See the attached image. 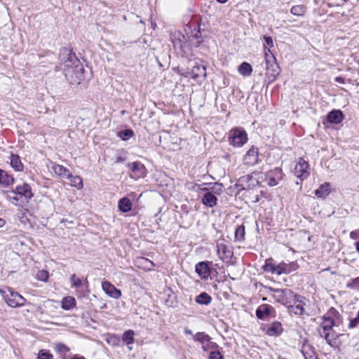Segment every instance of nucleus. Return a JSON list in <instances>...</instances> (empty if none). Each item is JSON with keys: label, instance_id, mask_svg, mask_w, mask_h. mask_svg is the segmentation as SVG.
I'll use <instances>...</instances> for the list:
<instances>
[{"label": "nucleus", "instance_id": "obj_1", "mask_svg": "<svg viewBox=\"0 0 359 359\" xmlns=\"http://www.w3.org/2000/svg\"><path fill=\"white\" fill-rule=\"evenodd\" d=\"M60 59L64 64L65 76L71 84L79 85L84 80V69L80 61L68 49H63Z\"/></svg>", "mask_w": 359, "mask_h": 359}, {"label": "nucleus", "instance_id": "obj_2", "mask_svg": "<svg viewBox=\"0 0 359 359\" xmlns=\"http://www.w3.org/2000/svg\"><path fill=\"white\" fill-rule=\"evenodd\" d=\"M4 195L8 201L15 205L27 203L33 196L31 187L25 182L18 185L15 190L7 191Z\"/></svg>", "mask_w": 359, "mask_h": 359}, {"label": "nucleus", "instance_id": "obj_3", "mask_svg": "<svg viewBox=\"0 0 359 359\" xmlns=\"http://www.w3.org/2000/svg\"><path fill=\"white\" fill-rule=\"evenodd\" d=\"M0 293L6 304L11 308H18L26 304V299L11 287L1 289Z\"/></svg>", "mask_w": 359, "mask_h": 359}, {"label": "nucleus", "instance_id": "obj_4", "mask_svg": "<svg viewBox=\"0 0 359 359\" xmlns=\"http://www.w3.org/2000/svg\"><path fill=\"white\" fill-rule=\"evenodd\" d=\"M272 297L277 302L285 306L296 303V294L290 289H275L270 287Z\"/></svg>", "mask_w": 359, "mask_h": 359}, {"label": "nucleus", "instance_id": "obj_5", "mask_svg": "<svg viewBox=\"0 0 359 359\" xmlns=\"http://www.w3.org/2000/svg\"><path fill=\"white\" fill-rule=\"evenodd\" d=\"M194 341H198L201 345L203 351H209L210 350L221 348L219 345L211 341V337L206 333L199 332L193 335Z\"/></svg>", "mask_w": 359, "mask_h": 359}, {"label": "nucleus", "instance_id": "obj_6", "mask_svg": "<svg viewBox=\"0 0 359 359\" xmlns=\"http://www.w3.org/2000/svg\"><path fill=\"white\" fill-rule=\"evenodd\" d=\"M339 316V312L334 308H330L323 316L320 328L322 332L330 331L335 325V319Z\"/></svg>", "mask_w": 359, "mask_h": 359}, {"label": "nucleus", "instance_id": "obj_7", "mask_svg": "<svg viewBox=\"0 0 359 359\" xmlns=\"http://www.w3.org/2000/svg\"><path fill=\"white\" fill-rule=\"evenodd\" d=\"M230 144L234 147H242L248 141L247 133L241 128H235L229 132Z\"/></svg>", "mask_w": 359, "mask_h": 359}, {"label": "nucleus", "instance_id": "obj_8", "mask_svg": "<svg viewBox=\"0 0 359 359\" xmlns=\"http://www.w3.org/2000/svg\"><path fill=\"white\" fill-rule=\"evenodd\" d=\"M310 166L307 161L302 158H299L293 169V174L301 180L308 178L310 175Z\"/></svg>", "mask_w": 359, "mask_h": 359}, {"label": "nucleus", "instance_id": "obj_9", "mask_svg": "<svg viewBox=\"0 0 359 359\" xmlns=\"http://www.w3.org/2000/svg\"><path fill=\"white\" fill-rule=\"evenodd\" d=\"M284 174L280 168H275L264 174V181L269 187H275L283 180Z\"/></svg>", "mask_w": 359, "mask_h": 359}, {"label": "nucleus", "instance_id": "obj_10", "mask_svg": "<svg viewBox=\"0 0 359 359\" xmlns=\"http://www.w3.org/2000/svg\"><path fill=\"white\" fill-rule=\"evenodd\" d=\"M179 73L185 76H191L194 79L202 78L204 79L206 76V68L203 65H196L193 67L191 72L179 70Z\"/></svg>", "mask_w": 359, "mask_h": 359}, {"label": "nucleus", "instance_id": "obj_11", "mask_svg": "<svg viewBox=\"0 0 359 359\" xmlns=\"http://www.w3.org/2000/svg\"><path fill=\"white\" fill-rule=\"evenodd\" d=\"M127 166L131 170L130 175L133 179L137 180L146 175L145 167L139 161L128 163Z\"/></svg>", "mask_w": 359, "mask_h": 359}, {"label": "nucleus", "instance_id": "obj_12", "mask_svg": "<svg viewBox=\"0 0 359 359\" xmlns=\"http://www.w3.org/2000/svg\"><path fill=\"white\" fill-rule=\"evenodd\" d=\"M216 247L217 255L222 260L231 258L233 252L231 248L225 244L224 239L219 240L217 242Z\"/></svg>", "mask_w": 359, "mask_h": 359}, {"label": "nucleus", "instance_id": "obj_13", "mask_svg": "<svg viewBox=\"0 0 359 359\" xmlns=\"http://www.w3.org/2000/svg\"><path fill=\"white\" fill-rule=\"evenodd\" d=\"M259 159L258 149L252 147L243 157V163L248 165H254L257 163Z\"/></svg>", "mask_w": 359, "mask_h": 359}, {"label": "nucleus", "instance_id": "obj_14", "mask_svg": "<svg viewBox=\"0 0 359 359\" xmlns=\"http://www.w3.org/2000/svg\"><path fill=\"white\" fill-rule=\"evenodd\" d=\"M275 310L269 304H262L256 310V316L259 319L264 320L270 316H274Z\"/></svg>", "mask_w": 359, "mask_h": 359}, {"label": "nucleus", "instance_id": "obj_15", "mask_svg": "<svg viewBox=\"0 0 359 359\" xmlns=\"http://www.w3.org/2000/svg\"><path fill=\"white\" fill-rule=\"evenodd\" d=\"M103 291L110 297L118 299L121 296V292L117 289L114 285L108 281H104L102 283Z\"/></svg>", "mask_w": 359, "mask_h": 359}, {"label": "nucleus", "instance_id": "obj_16", "mask_svg": "<svg viewBox=\"0 0 359 359\" xmlns=\"http://www.w3.org/2000/svg\"><path fill=\"white\" fill-rule=\"evenodd\" d=\"M344 118L342 111L339 109H333L327 115V121L330 123H340Z\"/></svg>", "mask_w": 359, "mask_h": 359}, {"label": "nucleus", "instance_id": "obj_17", "mask_svg": "<svg viewBox=\"0 0 359 359\" xmlns=\"http://www.w3.org/2000/svg\"><path fill=\"white\" fill-rule=\"evenodd\" d=\"M195 271L202 279H207L210 275L208 264L205 262L198 263L195 266Z\"/></svg>", "mask_w": 359, "mask_h": 359}, {"label": "nucleus", "instance_id": "obj_18", "mask_svg": "<svg viewBox=\"0 0 359 359\" xmlns=\"http://www.w3.org/2000/svg\"><path fill=\"white\" fill-rule=\"evenodd\" d=\"M290 313H293L296 315H302L304 313V304L299 299V297L296 295V303L290 304L287 306Z\"/></svg>", "mask_w": 359, "mask_h": 359}, {"label": "nucleus", "instance_id": "obj_19", "mask_svg": "<svg viewBox=\"0 0 359 359\" xmlns=\"http://www.w3.org/2000/svg\"><path fill=\"white\" fill-rule=\"evenodd\" d=\"M266 74L269 77H272V80L273 81L279 74V67L276 60H273V62H271L270 63H266Z\"/></svg>", "mask_w": 359, "mask_h": 359}, {"label": "nucleus", "instance_id": "obj_20", "mask_svg": "<svg viewBox=\"0 0 359 359\" xmlns=\"http://www.w3.org/2000/svg\"><path fill=\"white\" fill-rule=\"evenodd\" d=\"M296 269V265L294 263L286 264L282 262L277 265L276 273L281 275L283 273H289Z\"/></svg>", "mask_w": 359, "mask_h": 359}, {"label": "nucleus", "instance_id": "obj_21", "mask_svg": "<svg viewBox=\"0 0 359 359\" xmlns=\"http://www.w3.org/2000/svg\"><path fill=\"white\" fill-rule=\"evenodd\" d=\"M202 202L205 206L213 208L217 205V198L212 192L208 191L204 194Z\"/></svg>", "mask_w": 359, "mask_h": 359}, {"label": "nucleus", "instance_id": "obj_22", "mask_svg": "<svg viewBox=\"0 0 359 359\" xmlns=\"http://www.w3.org/2000/svg\"><path fill=\"white\" fill-rule=\"evenodd\" d=\"M10 163L15 171L20 172L23 170L24 165L18 155L12 154L10 156Z\"/></svg>", "mask_w": 359, "mask_h": 359}, {"label": "nucleus", "instance_id": "obj_23", "mask_svg": "<svg viewBox=\"0 0 359 359\" xmlns=\"http://www.w3.org/2000/svg\"><path fill=\"white\" fill-rule=\"evenodd\" d=\"M132 206L131 201L127 197L121 198L118 203V208L122 212H128L132 210Z\"/></svg>", "mask_w": 359, "mask_h": 359}, {"label": "nucleus", "instance_id": "obj_24", "mask_svg": "<svg viewBox=\"0 0 359 359\" xmlns=\"http://www.w3.org/2000/svg\"><path fill=\"white\" fill-rule=\"evenodd\" d=\"M301 352L305 359H317L313 348L308 344H304Z\"/></svg>", "mask_w": 359, "mask_h": 359}, {"label": "nucleus", "instance_id": "obj_25", "mask_svg": "<svg viewBox=\"0 0 359 359\" xmlns=\"http://www.w3.org/2000/svg\"><path fill=\"white\" fill-rule=\"evenodd\" d=\"M76 305V302L74 297L67 296L62 299L61 302V307L62 309L69 311L74 308Z\"/></svg>", "mask_w": 359, "mask_h": 359}, {"label": "nucleus", "instance_id": "obj_26", "mask_svg": "<svg viewBox=\"0 0 359 359\" xmlns=\"http://www.w3.org/2000/svg\"><path fill=\"white\" fill-rule=\"evenodd\" d=\"M52 170L58 176L62 178H67V176H70V172L63 165L59 164H53Z\"/></svg>", "mask_w": 359, "mask_h": 359}, {"label": "nucleus", "instance_id": "obj_27", "mask_svg": "<svg viewBox=\"0 0 359 359\" xmlns=\"http://www.w3.org/2000/svg\"><path fill=\"white\" fill-rule=\"evenodd\" d=\"M14 182V178L6 172L0 169V184L8 187Z\"/></svg>", "mask_w": 359, "mask_h": 359}, {"label": "nucleus", "instance_id": "obj_28", "mask_svg": "<svg viewBox=\"0 0 359 359\" xmlns=\"http://www.w3.org/2000/svg\"><path fill=\"white\" fill-rule=\"evenodd\" d=\"M282 332V325L279 322H273L267 330V334L270 336L279 335Z\"/></svg>", "mask_w": 359, "mask_h": 359}, {"label": "nucleus", "instance_id": "obj_29", "mask_svg": "<svg viewBox=\"0 0 359 359\" xmlns=\"http://www.w3.org/2000/svg\"><path fill=\"white\" fill-rule=\"evenodd\" d=\"M318 333L321 337H323L327 344L330 346H333V343H334L336 340V334L333 331H326L323 332L321 330H318Z\"/></svg>", "mask_w": 359, "mask_h": 359}, {"label": "nucleus", "instance_id": "obj_30", "mask_svg": "<svg viewBox=\"0 0 359 359\" xmlns=\"http://www.w3.org/2000/svg\"><path fill=\"white\" fill-rule=\"evenodd\" d=\"M330 184L325 183L315 191V194L318 198H325L329 194Z\"/></svg>", "mask_w": 359, "mask_h": 359}, {"label": "nucleus", "instance_id": "obj_31", "mask_svg": "<svg viewBox=\"0 0 359 359\" xmlns=\"http://www.w3.org/2000/svg\"><path fill=\"white\" fill-rule=\"evenodd\" d=\"M66 179H68L70 181V184L77 189H81L83 187L82 180L79 176H73L70 173V176H67Z\"/></svg>", "mask_w": 359, "mask_h": 359}, {"label": "nucleus", "instance_id": "obj_32", "mask_svg": "<svg viewBox=\"0 0 359 359\" xmlns=\"http://www.w3.org/2000/svg\"><path fill=\"white\" fill-rule=\"evenodd\" d=\"M212 297L206 292H202L196 298V302L201 305H208L211 303Z\"/></svg>", "mask_w": 359, "mask_h": 359}, {"label": "nucleus", "instance_id": "obj_33", "mask_svg": "<svg viewBox=\"0 0 359 359\" xmlns=\"http://www.w3.org/2000/svg\"><path fill=\"white\" fill-rule=\"evenodd\" d=\"M238 70L241 75L248 76L252 73V68L249 63L244 62L239 65Z\"/></svg>", "mask_w": 359, "mask_h": 359}, {"label": "nucleus", "instance_id": "obj_34", "mask_svg": "<svg viewBox=\"0 0 359 359\" xmlns=\"http://www.w3.org/2000/svg\"><path fill=\"white\" fill-rule=\"evenodd\" d=\"M137 263L140 266L146 270H151L154 266V263L145 257H140L137 259Z\"/></svg>", "mask_w": 359, "mask_h": 359}, {"label": "nucleus", "instance_id": "obj_35", "mask_svg": "<svg viewBox=\"0 0 359 359\" xmlns=\"http://www.w3.org/2000/svg\"><path fill=\"white\" fill-rule=\"evenodd\" d=\"M69 280L72 287H80L84 283V280L78 277L76 274H72ZM85 282L88 283L86 280H85Z\"/></svg>", "mask_w": 359, "mask_h": 359}, {"label": "nucleus", "instance_id": "obj_36", "mask_svg": "<svg viewBox=\"0 0 359 359\" xmlns=\"http://www.w3.org/2000/svg\"><path fill=\"white\" fill-rule=\"evenodd\" d=\"M290 12L294 15L302 16L306 12V7L303 5H296L291 8Z\"/></svg>", "mask_w": 359, "mask_h": 359}, {"label": "nucleus", "instance_id": "obj_37", "mask_svg": "<svg viewBox=\"0 0 359 359\" xmlns=\"http://www.w3.org/2000/svg\"><path fill=\"white\" fill-rule=\"evenodd\" d=\"M123 341L127 344L130 345L134 342V332L133 330H128L123 334Z\"/></svg>", "mask_w": 359, "mask_h": 359}, {"label": "nucleus", "instance_id": "obj_38", "mask_svg": "<svg viewBox=\"0 0 359 359\" xmlns=\"http://www.w3.org/2000/svg\"><path fill=\"white\" fill-rule=\"evenodd\" d=\"M134 135V132L130 129L123 130L118 133V137L123 140H128Z\"/></svg>", "mask_w": 359, "mask_h": 359}, {"label": "nucleus", "instance_id": "obj_39", "mask_svg": "<svg viewBox=\"0 0 359 359\" xmlns=\"http://www.w3.org/2000/svg\"><path fill=\"white\" fill-rule=\"evenodd\" d=\"M245 231L244 225L238 226L235 231V239L236 241L244 240Z\"/></svg>", "mask_w": 359, "mask_h": 359}, {"label": "nucleus", "instance_id": "obj_40", "mask_svg": "<svg viewBox=\"0 0 359 359\" xmlns=\"http://www.w3.org/2000/svg\"><path fill=\"white\" fill-rule=\"evenodd\" d=\"M38 280L47 282L49 278V273L46 270H39L36 274Z\"/></svg>", "mask_w": 359, "mask_h": 359}, {"label": "nucleus", "instance_id": "obj_41", "mask_svg": "<svg viewBox=\"0 0 359 359\" xmlns=\"http://www.w3.org/2000/svg\"><path fill=\"white\" fill-rule=\"evenodd\" d=\"M264 55H265V60L266 63H270L271 62H273V60H275V57L271 52V50L269 48H266V45H264Z\"/></svg>", "mask_w": 359, "mask_h": 359}, {"label": "nucleus", "instance_id": "obj_42", "mask_svg": "<svg viewBox=\"0 0 359 359\" xmlns=\"http://www.w3.org/2000/svg\"><path fill=\"white\" fill-rule=\"evenodd\" d=\"M53 355L46 349L39 351L37 359H53Z\"/></svg>", "mask_w": 359, "mask_h": 359}, {"label": "nucleus", "instance_id": "obj_43", "mask_svg": "<svg viewBox=\"0 0 359 359\" xmlns=\"http://www.w3.org/2000/svg\"><path fill=\"white\" fill-rule=\"evenodd\" d=\"M208 359H224V356L217 349L210 350Z\"/></svg>", "mask_w": 359, "mask_h": 359}, {"label": "nucleus", "instance_id": "obj_44", "mask_svg": "<svg viewBox=\"0 0 359 359\" xmlns=\"http://www.w3.org/2000/svg\"><path fill=\"white\" fill-rule=\"evenodd\" d=\"M347 287L353 290H359V277L351 279L347 283Z\"/></svg>", "mask_w": 359, "mask_h": 359}, {"label": "nucleus", "instance_id": "obj_45", "mask_svg": "<svg viewBox=\"0 0 359 359\" xmlns=\"http://www.w3.org/2000/svg\"><path fill=\"white\" fill-rule=\"evenodd\" d=\"M276 267L277 265H274L271 263H266L264 270L266 271L271 272V273H276Z\"/></svg>", "mask_w": 359, "mask_h": 359}, {"label": "nucleus", "instance_id": "obj_46", "mask_svg": "<svg viewBox=\"0 0 359 359\" xmlns=\"http://www.w3.org/2000/svg\"><path fill=\"white\" fill-rule=\"evenodd\" d=\"M55 349L59 353H66L69 351V348L63 344H58L55 346Z\"/></svg>", "mask_w": 359, "mask_h": 359}, {"label": "nucleus", "instance_id": "obj_47", "mask_svg": "<svg viewBox=\"0 0 359 359\" xmlns=\"http://www.w3.org/2000/svg\"><path fill=\"white\" fill-rule=\"evenodd\" d=\"M359 324V311L357 314V316L351 320H350V323L348 324L349 328L355 327Z\"/></svg>", "mask_w": 359, "mask_h": 359}, {"label": "nucleus", "instance_id": "obj_48", "mask_svg": "<svg viewBox=\"0 0 359 359\" xmlns=\"http://www.w3.org/2000/svg\"><path fill=\"white\" fill-rule=\"evenodd\" d=\"M264 39L266 42V44L269 46V47H273V39L271 36H264Z\"/></svg>", "mask_w": 359, "mask_h": 359}, {"label": "nucleus", "instance_id": "obj_49", "mask_svg": "<svg viewBox=\"0 0 359 359\" xmlns=\"http://www.w3.org/2000/svg\"><path fill=\"white\" fill-rule=\"evenodd\" d=\"M173 46L175 48H182V43L180 39H175L173 40Z\"/></svg>", "mask_w": 359, "mask_h": 359}, {"label": "nucleus", "instance_id": "obj_50", "mask_svg": "<svg viewBox=\"0 0 359 359\" xmlns=\"http://www.w3.org/2000/svg\"><path fill=\"white\" fill-rule=\"evenodd\" d=\"M350 237L353 240L358 239L359 237V230L351 231L350 233Z\"/></svg>", "mask_w": 359, "mask_h": 359}, {"label": "nucleus", "instance_id": "obj_51", "mask_svg": "<svg viewBox=\"0 0 359 359\" xmlns=\"http://www.w3.org/2000/svg\"><path fill=\"white\" fill-rule=\"evenodd\" d=\"M126 158L121 156H117L114 163H123V161H125Z\"/></svg>", "mask_w": 359, "mask_h": 359}, {"label": "nucleus", "instance_id": "obj_52", "mask_svg": "<svg viewBox=\"0 0 359 359\" xmlns=\"http://www.w3.org/2000/svg\"><path fill=\"white\" fill-rule=\"evenodd\" d=\"M334 81L337 83H345V81H344V79L341 77V76H337L335 77L334 79Z\"/></svg>", "mask_w": 359, "mask_h": 359}, {"label": "nucleus", "instance_id": "obj_53", "mask_svg": "<svg viewBox=\"0 0 359 359\" xmlns=\"http://www.w3.org/2000/svg\"><path fill=\"white\" fill-rule=\"evenodd\" d=\"M5 224L6 221L4 219L0 218V228L4 226Z\"/></svg>", "mask_w": 359, "mask_h": 359}, {"label": "nucleus", "instance_id": "obj_54", "mask_svg": "<svg viewBox=\"0 0 359 359\" xmlns=\"http://www.w3.org/2000/svg\"><path fill=\"white\" fill-rule=\"evenodd\" d=\"M355 249L359 252V240L355 243Z\"/></svg>", "mask_w": 359, "mask_h": 359}, {"label": "nucleus", "instance_id": "obj_55", "mask_svg": "<svg viewBox=\"0 0 359 359\" xmlns=\"http://www.w3.org/2000/svg\"><path fill=\"white\" fill-rule=\"evenodd\" d=\"M184 333H185V334H192V335H194V334H192L191 330H189V329H185V330H184Z\"/></svg>", "mask_w": 359, "mask_h": 359}, {"label": "nucleus", "instance_id": "obj_56", "mask_svg": "<svg viewBox=\"0 0 359 359\" xmlns=\"http://www.w3.org/2000/svg\"><path fill=\"white\" fill-rule=\"evenodd\" d=\"M228 0H217V2L220 3V4H224Z\"/></svg>", "mask_w": 359, "mask_h": 359}, {"label": "nucleus", "instance_id": "obj_57", "mask_svg": "<svg viewBox=\"0 0 359 359\" xmlns=\"http://www.w3.org/2000/svg\"><path fill=\"white\" fill-rule=\"evenodd\" d=\"M72 359H85L83 357L74 356Z\"/></svg>", "mask_w": 359, "mask_h": 359}]
</instances>
